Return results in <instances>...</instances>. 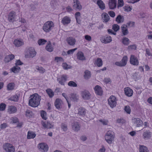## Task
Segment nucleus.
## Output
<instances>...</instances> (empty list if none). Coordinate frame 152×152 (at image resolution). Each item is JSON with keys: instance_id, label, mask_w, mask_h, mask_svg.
<instances>
[{"instance_id": "nucleus-29", "label": "nucleus", "mask_w": 152, "mask_h": 152, "mask_svg": "<svg viewBox=\"0 0 152 152\" xmlns=\"http://www.w3.org/2000/svg\"><path fill=\"white\" fill-rule=\"evenodd\" d=\"M139 152H149L147 147L143 145H140L139 148Z\"/></svg>"}, {"instance_id": "nucleus-35", "label": "nucleus", "mask_w": 152, "mask_h": 152, "mask_svg": "<svg viewBox=\"0 0 152 152\" xmlns=\"http://www.w3.org/2000/svg\"><path fill=\"white\" fill-rule=\"evenodd\" d=\"M20 69L19 67L18 66H15L11 68L10 69V71L15 73H17L20 72Z\"/></svg>"}, {"instance_id": "nucleus-14", "label": "nucleus", "mask_w": 152, "mask_h": 152, "mask_svg": "<svg viewBox=\"0 0 152 152\" xmlns=\"http://www.w3.org/2000/svg\"><path fill=\"white\" fill-rule=\"evenodd\" d=\"M125 95L129 97L132 96L133 93V90L129 87H126L124 88Z\"/></svg>"}, {"instance_id": "nucleus-44", "label": "nucleus", "mask_w": 152, "mask_h": 152, "mask_svg": "<svg viewBox=\"0 0 152 152\" xmlns=\"http://www.w3.org/2000/svg\"><path fill=\"white\" fill-rule=\"evenodd\" d=\"M40 115L43 119L46 120L47 118V113L44 110H42L40 112Z\"/></svg>"}, {"instance_id": "nucleus-10", "label": "nucleus", "mask_w": 152, "mask_h": 152, "mask_svg": "<svg viewBox=\"0 0 152 152\" xmlns=\"http://www.w3.org/2000/svg\"><path fill=\"white\" fill-rule=\"evenodd\" d=\"M152 136V133L149 130H146L142 134V138L145 140L150 139Z\"/></svg>"}, {"instance_id": "nucleus-13", "label": "nucleus", "mask_w": 152, "mask_h": 152, "mask_svg": "<svg viewBox=\"0 0 152 152\" xmlns=\"http://www.w3.org/2000/svg\"><path fill=\"white\" fill-rule=\"evenodd\" d=\"M130 62L131 64L134 65H137L139 63L137 58L133 55H131Z\"/></svg>"}, {"instance_id": "nucleus-8", "label": "nucleus", "mask_w": 152, "mask_h": 152, "mask_svg": "<svg viewBox=\"0 0 152 152\" xmlns=\"http://www.w3.org/2000/svg\"><path fill=\"white\" fill-rule=\"evenodd\" d=\"M37 147L39 150L42 152H47L49 149L48 145L44 143H41L39 144Z\"/></svg>"}, {"instance_id": "nucleus-21", "label": "nucleus", "mask_w": 152, "mask_h": 152, "mask_svg": "<svg viewBox=\"0 0 152 152\" xmlns=\"http://www.w3.org/2000/svg\"><path fill=\"white\" fill-rule=\"evenodd\" d=\"M73 6L74 8L80 10L82 9V6L78 0H73Z\"/></svg>"}, {"instance_id": "nucleus-20", "label": "nucleus", "mask_w": 152, "mask_h": 152, "mask_svg": "<svg viewBox=\"0 0 152 152\" xmlns=\"http://www.w3.org/2000/svg\"><path fill=\"white\" fill-rule=\"evenodd\" d=\"M94 90L95 93L101 96L103 94V91L101 88L99 86H95L94 88Z\"/></svg>"}, {"instance_id": "nucleus-62", "label": "nucleus", "mask_w": 152, "mask_h": 152, "mask_svg": "<svg viewBox=\"0 0 152 152\" xmlns=\"http://www.w3.org/2000/svg\"><path fill=\"white\" fill-rule=\"evenodd\" d=\"M99 122H101L104 125H107L108 123V121L107 120L101 119L99 120Z\"/></svg>"}, {"instance_id": "nucleus-15", "label": "nucleus", "mask_w": 152, "mask_h": 152, "mask_svg": "<svg viewBox=\"0 0 152 152\" xmlns=\"http://www.w3.org/2000/svg\"><path fill=\"white\" fill-rule=\"evenodd\" d=\"M81 95L82 98L85 99H88L90 98V94L87 90H84L81 92Z\"/></svg>"}, {"instance_id": "nucleus-25", "label": "nucleus", "mask_w": 152, "mask_h": 152, "mask_svg": "<svg viewBox=\"0 0 152 152\" xmlns=\"http://www.w3.org/2000/svg\"><path fill=\"white\" fill-rule=\"evenodd\" d=\"M77 58L80 60L83 61L85 60V57L83 53L81 51H79L77 54Z\"/></svg>"}, {"instance_id": "nucleus-50", "label": "nucleus", "mask_w": 152, "mask_h": 152, "mask_svg": "<svg viewBox=\"0 0 152 152\" xmlns=\"http://www.w3.org/2000/svg\"><path fill=\"white\" fill-rule=\"evenodd\" d=\"M46 42V40L43 39H40L38 41V44L40 45H44Z\"/></svg>"}, {"instance_id": "nucleus-16", "label": "nucleus", "mask_w": 152, "mask_h": 152, "mask_svg": "<svg viewBox=\"0 0 152 152\" xmlns=\"http://www.w3.org/2000/svg\"><path fill=\"white\" fill-rule=\"evenodd\" d=\"M67 76L66 75H63L58 78L57 80L59 83L62 85H64L67 80Z\"/></svg>"}, {"instance_id": "nucleus-60", "label": "nucleus", "mask_w": 152, "mask_h": 152, "mask_svg": "<svg viewBox=\"0 0 152 152\" xmlns=\"http://www.w3.org/2000/svg\"><path fill=\"white\" fill-rule=\"evenodd\" d=\"M132 78L135 80H137L140 78V76L137 73H135L132 76Z\"/></svg>"}, {"instance_id": "nucleus-30", "label": "nucleus", "mask_w": 152, "mask_h": 152, "mask_svg": "<svg viewBox=\"0 0 152 152\" xmlns=\"http://www.w3.org/2000/svg\"><path fill=\"white\" fill-rule=\"evenodd\" d=\"M34 70L35 71L39 72L41 73H43L45 72V69L42 67L36 66H35Z\"/></svg>"}, {"instance_id": "nucleus-36", "label": "nucleus", "mask_w": 152, "mask_h": 152, "mask_svg": "<svg viewBox=\"0 0 152 152\" xmlns=\"http://www.w3.org/2000/svg\"><path fill=\"white\" fill-rule=\"evenodd\" d=\"M122 42L123 44L125 45H128L130 42L129 39L127 38L124 37L122 39Z\"/></svg>"}, {"instance_id": "nucleus-7", "label": "nucleus", "mask_w": 152, "mask_h": 152, "mask_svg": "<svg viewBox=\"0 0 152 152\" xmlns=\"http://www.w3.org/2000/svg\"><path fill=\"white\" fill-rule=\"evenodd\" d=\"M13 44L15 47L19 48L23 45L24 43L23 39L17 38L13 40Z\"/></svg>"}, {"instance_id": "nucleus-51", "label": "nucleus", "mask_w": 152, "mask_h": 152, "mask_svg": "<svg viewBox=\"0 0 152 152\" xmlns=\"http://www.w3.org/2000/svg\"><path fill=\"white\" fill-rule=\"evenodd\" d=\"M62 67L65 69H68L71 68V66L70 65H68L66 63H64L62 64Z\"/></svg>"}, {"instance_id": "nucleus-5", "label": "nucleus", "mask_w": 152, "mask_h": 152, "mask_svg": "<svg viewBox=\"0 0 152 152\" xmlns=\"http://www.w3.org/2000/svg\"><path fill=\"white\" fill-rule=\"evenodd\" d=\"M5 152H15V148L13 145L10 143H5L3 146Z\"/></svg>"}, {"instance_id": "nucleus-54", "label": "nucleus", "mask_w": 152, "mask_h": 152, "mask_svg": "<svg viewBox=\"0 0 152 152\" xmlns=\"http://www.w3.org/2000/svg\"><path fill=\"white\" fill-rule=\"evenodd\" d=\"M6 105L5 104L2 103L0 104V111H3L4 110L6 107Z\"/></svg>"}, {"instance_id": "nucleus-55", "label": "nucleus", "mask_w": 152, "mask_h": 152, "mask_svg": "<svg viewBox=\"0 0 152 152\" xmlns=\"http://www.w3.org/2000/svg\"><path fill=\"white\" fill-rule=\"evenodd\" d=\"M124 110L126 113L130 114L131 112V109L130 107L129 106H126L125 107Z\"/></svg>"}, {"instance_id": "nucleus-43", "label": "nucleus", "mask_w": 152, "mask_h": 152, "mask_svg": "<svg viewBox=\"0 0 152 152\" xmlns=\"http://www.w3.org/2000/svg\"><path fill=\"white\" fill-rule=\"evenodd\" d=\"M116 20L118 23H122L124 21V17L120 15H119L116 18Z\"/></svg>"}, {"instance_id": "nucleus-31", "label": "nucleus", "mask_w": 152, "mask_h": 152, "mask_svg": "<svg viewBox=\"0 0 152 152\" xmlns=\"http://www.w3.org/2000/svg\"><path fill=\"white\" fill-rule=\"evenodd\" d=\"M75 18L78 24H80L81 23V16L79 12H77L75 13Z\"/></svg>"}, {"instance_id": "nucleus-17", "label": "nucleus", "mask_w": 152, "mask_h": 152, "mask_svg": "<svg viewBox=\"0 0 152 152\" xmlns=\"http://www.w3.org/2000/svg\"><path fill=\"white\" fill-rule=\"evenodd\" d=\"M101 42L104 43L110 42L112 41L111 37L110 36H106L102 37L100 39Z\"/></svg>"}, {"instance_id": "nucleus-64", "label": "nucleus", "mask_w": 152, "mask_h": 152, "mask_svg": "<svg viewBox=\"0 0 152 152\" xmlns=\"http://www.w3.org/2000/svg\"><path fill=\"white\" fill-rule=\"evenodd\" d=\"M124 5L123 0H118V7H122Z\"/></svg>"}, {"instance_id": "nucleus-3", "label": "nucleus", "mask_w": 152, "mask_h": 152, "mask_svg": "<svg viewBox=\"0 0 152 152\" xmlns=\"http://www.w3.org/2000/svg\"><path fill=\"white\" fill-rule=\"evenodd\" d=\"M37 54L34 48L33 47L29 48L26 51L25 56L28 58H33L35 57Z\"/></svg>"}, {"instance_id": "nucleus-4", "label": "nucleus", "mask_w": 152, "mask_h": 152, "mask_svg": "<svg viewBox=\"0 0 152 152\" xmlns=\"http://www.w3.org/2000/svg\"><path fill=\"white\" fill-rule=\"evenodd\" d=\"M114 138V132L110 130L107 131L105 136V139L109 143H112Z\"/></svg>"}, {"instance_id": "nucleus-61", "label": "nucleus", "mask_w": 152, "mask_h": 152, "mask_svg": "<svg viewBox=\"0 0 152 152\" xmlns=\"http://www.w3.org/2000/svg\"><path fill=\"white\" fill-rule=\"evenodd\" d=\"M77 49V48L69 50H68L67 52V54L68 55H72V54Z\"/></svg>"}, {"instance_id": "nucleus-53", "label": "nucleus", "mask_w": 152, "mask_h": 152, "mask_svg": "<svg viewBox=\"0 0 152 152\" xmlns=\"http://www.w3.org/2000/svg\"><path fill=\"white\" fill-rule=\"evenodd\" d=\"M124 10L126 12H130L132 10V7L128 5L125 6L124 7Z\"/></svg>"}, {"instance_id": "nucleus-26", "label": "nucleus", "mask_w": 152, "mask_h": 152, "mask_svg": "<svg viewBox=\"0 0 152 152\" xmlns=\"http://www.w3.org/2000/svg\"><path fill=\"white\" fill-rule=\"evenodd\" d=\"M102 61L100 58H97L94 62V64L96 65L99 67L101 66L102 65Z\"/></svg>"}, {"instance_id": "nucleus-48", "label": "nucleus", "mask_w": 152, "mask_h": 152, "mask_svg": "<svg viewBox=\"0 0 152 152\" xmlns=\"http://www.w3.org/2000/svg\"><path fill=\"white\" fill-rule=\"evenodd\" d=\"M33 115V113L31 111L29 110H26V115L27 117H31Z\"/></svg>"}, {"instance_id": "nucleus-37", "label": "nucleus", "mask_w": 152, "mask_h": 152, "mask_svg": "<svg viewBox=\"0 0 152 152\" xmlns=\"http://www.w3.org/2000/svg\"><path fill=\"white\" fill-rule=\"evenodd\" d=\"M78 99V96L76 94H72L71 95L70 99L74 102L77 101Z\"/></svg>"}, {"instance_id": "nucleus-32", "label": "nucleus", "mask_w": 152, "mask_h": 152, "mask_svg": "<svg viewBox=\"0 0 152 152\" xmlns=\"http://www.w3.org/2000/svg\"><path fill=\"white\" fill-rule=\"evenodd\" d=\"M121 29L123 34L124 35H126L128 34V31L127 28V26L125 25H122Z\"/></svg>"}, {"instance_id": "nucleus-9", "label": "nucleus", "mask_w": 152, "mask_h": 152, "mask_svg": "<svg viewBox=\"0 0 152 152\" xmlns=\"http://www.w3.org/2000/svg\"><path fill=\"white\" fill-rule=\"evenodd\" d=\"M8 19L10 22H13L18 20V16L15 15V12H11L8 15Z\"/></svg>"}, {"instance_id": "nucleus-39", "label": "nucleus", "mask_w": 152, "mask_h": 152, "mask_svg": "<svg viewBox=\"0 0 152 152\" xmlns=\"http://www.w3.org/2000/svg\"><path fill=\"white\" fill-rule=\"evenodd\" d=\"M46 49L49 52H51L53 50V48L52 47L50 42H49L48 43V44L46 47Z\"/></svg>"}, {"instance_id": "nucleus-38", "label": "nucleus", "mask_w": 152, "mask_h": 152, "mask_svg": "<svg viewBox=\"0 0 152 152\" xmlns=\"http://www.w3.org/2000/svg\"><path fill=\"white\" fill-rule=\"evenodd\" d=\"M46 92L50 97L51 98L53 96L54 92L51 89H47L46 90Z\"/></svg>"}, {"instance_id": "nucleus-11", "label": "nucleus", "mask_w": 152, "mask_h": 152, "mask_svg": "<svg viewBox=\"0 0 152 152\" xmlns=\"http://www.w3.org/2000/svg\"><path fill=\"white\" fill-rule=\"evenodd\" d=\"M132 122L134 124L136 125L137 127L141 126L143 124L142 121L139 118H133L132 119Z\"/></svg>"}, {"instance_id": "nucleus-22", "label": "nucleus", "mask_w": 152, "mask_h": 152, "mask_svg": "<svg viewBox=\"0 0 152 152\" xmlns=\"http://www.w3.org/2000/svg\"><path fill=\"white\" fill-rule=\"evenodd\" d=\"M66 41L69 45L72 46L74 45L76 42L75 39L72 37H69L67 38Z\"/></svg>"}, {"instance_id": "nucleus-12", "label": "nucleus", "mask_w": 152, "mask_h": 152, "mask_svg": "<svg viewBox=\"0 0 152 152\" xmlns=\"http://www.w3.org/2000/svg\"><path fill=\"white\" fill-rule=\"evenodd\" d=\"M42 124L43 127L46 128L52 129L53 128L54 126V123L52 122H42Z\"/></svg>"}, {"instance_id": "nucleus-59", "label": "nucleus", "mask_w": 152, "mask_h": 152, "mask_svg": "<svg viewBox=\"0 0 152 152\" xmlns=\"http://www.w3.org/2000/svg\"><path fill=\"white\" fill-rule=\"evenodd\" d=\"M55 61L57 63L63 61V59L61 57H56L55 58Z\"/></svg>"}, {"instance_id": "nucleus-34", "label": "nucleus", "mask_w": 152, "mask_h": 152, "mask_svg": "<svg viewBox=\"0 0 152 152\" xmlns=\"http://www.w3.org/2000/svg\"><path fill=\"white\" fill-rule=\"evenodd\" d=\"M102 16L104 21L105 22H107L109 20V17L106 13H103L102 15Z\"/></svg>"}, {"instance_id": "nucleus-56", "label": "nucleus", "mask_w": 152, "mask_h": 152, "mask_svg": "<svg viewBox=\"0 0 152 152\" xmlns=\"http://www.w3.org/2000/svg\"><path fill=\"white\" fill-rule=\"evenodd\" d=\"M146 37L149 39L152 40V31H148Z\"/></svg>"}, {"instance_id": "nucleus-6", "label": "nucleus", "mask_w": 152, "mask_h": 152, "mask_svg": "<svg viewBox=\"0 0 152 152\" xmlns=\"http://www.w3.org/2000/svg\"><path fill=\"white\" fill-rule=\"evenodd\" d=\"M108 103L110 107L113 108L115 107L117 104V99L114 96H111L108 100Z\"/></svg>"}, {"instance_id": "nucleus-49", "label": "nucleus", "mask_w": 152, "mask_h": 152, "mask_svg": "<svg viewBox=\"0 0 152 152\" xmlns=\"http://www.w3.org/2000/svg\"><path fill=\"white\" fill-rule=\"evenodd\" d=\"M68 85L71 87H75L77 86V83L74 81H70L68 83Z\"/></svg>"}, {"instance_id": "nucleus-41", "label": "nucleus", "mask_w": 152, "mask_h": 152, "mask_svg": "<svg viewBox=\"0 0 152 152\" xmlns=\"http://www.w3.org/2000/svg\"><path fill=\"white\" fill-rule=\"evenodd\" d=\"M128 61V57L126 56H124L121 61L122 62V65H123L124 66H125L126 64Z\"/></svg>"}, {"instance_id": "nucleus-63", "label": "nucleus", "mask_w": 152, "mask_h": 152, "mask_svg": "<svg viewBox=\"0 0 152 152\" xmlns=\"http://www.w3.org/2000/svg\"><path fill=\"white\" fill-rule=\"evenodd\" d=\"M113 29L115 31H117L119 29V27L117 24H114L113 26Z\"/></svg>"}, {"instance_id": "nucleus-19", "label": "nucleus", "mask_w": 152, "mask_h": 152, "mask_svg": "<svg viewBox=\"0 0 152 152\" xmlns=\"http://www.w3.org/2000/svg\"><path fill=\"white\" fill-rule=\"evenodd\" d=\"M71 21V18L67 16L64 17L61 21V23L64 25L69 24Z\"/></svg>"}, {"instance_id": "nucleus-47", "label": "nucleus", "mask_w": 152, "mask_h": 152, "mask_svg": "<svg viewBox=\"0 0 152 152\" xmlns=\"http://www.w3.org/2000/svg\"><path fill=\"white\" fill-rule=\"evenodd\" d=\"M7 88L8 90H13L15 89V85L13 83H10L8 84Z\"/></svg>"}, {"instance_id": "nucleus-18", "label": "nucleus", "mask_w": 152, "mask_h": 152, "mask_svg": "<svg viewBox=\"0 0 152 152\" xmlns=\"http://www.w3.org/2000/svg\"><path fill=\"white\" fill-rule=\"evenodd\" d=\"M63 102L61 99H57L55 102V105L57 109L61 108Z\"/></svg>"}, {"instance_id": "nucleus-52", "label": "nucleus", "mask_w": 152, "mask_h": 152, "mask_svg": "<svg viewBox=\"0 0 152 152\" xmlns=\"http://www.w3.org/2000/svg\"><path fill=\"white\" fill-rule=\"evenodd\" d=\"M85 109L81 107L78 109V114L81 115H84L85 112Z\"/></svg>"}, {"instance_id": "nucleus-23", "label": "nucleus", "mask_w": 152, "mask_h": 152, "mask_svg": "<svg viewBox=\"0 0 152 152\" xmlns=\"http://www.w3.org/2000/svg\"><path fill=\"white\" fill-rule=\"evenodd\" d=\"M17 111V108L14 106L11 105L8 107V112L10 114L14 113Z\"/></svg>"}, {"instance_id": "nucleus-27", "label": "nucleus", "mask_w": 152, "mask_h": 152, "mask_svg": "<svg viewBox=\"0 0 152 152\" xmlns=\"http://www.w3.org/2000/svg\"><path fill=\"white\" fill-rule=\"evenodd\" d=\"M97 4L99 8L102 10H104L105 8V5L103 1L101 0H98L97 1Z\"/></svg>"}, {"instance_id": "nucleus-24", "label": "nucleus", "mask_w": 152, "mask_h": 152, "mask_svg": "<svg viewBox=\"0 0 152 152\" xmlns=\"http://www.w3.org/2000/svg\"><path fill=\"white\" fill-rule=\"evenodd\" d=\"M116 5L115 0H109V6L110 9H113L115 8Z\"/></svg>"}, {"instance_id": "nucleus-45", "label": "nucleus", "mask_w": 152, "mask_h": 152, "mask_svg": "<svg viewBox=\"0 0 152 152\" xmlns=\"http://www.w3.org/2000/svg\"><path fill=\"white\" fill-rule=\"evenodd\" d=\"M9 99L14 102H17L18 100V96L17 95H15L11 96Z\"/></svg>"}, {"instance_id": "nucleus-2", "label": "nucleus", "mask_w": 152, "mask_h": 152, "mask_svg": "<svg viewBox=\"0 0 152 152\" xmlns=\"http://www.w3.org/2000/svg\"><path fill=\"white\" fill-rule=\"evenodd\" d=\"M54 27L53 23L50 21L46 22L44 24L42 29L45 32H49Z\"/></svg>"}, {"instance_id": "nucleus-58", "label": "nucleus", "mask_w": 152, "mask_h": 152, "mask_svg": "<svg viewBox=\"0 0 152 152\" xmlns=\"http://www.w3.org/2000/svg\"><path fill=\"white\" fill-rule=\"evenodd\" d=\"M136 48V46L135 45H130L128 47V49L129 50H135Z\"/></svg>"}, {"instance_id": "nucleus-42", "label": "nucleus", "mask_w": 152, "mask_h": 152, "mask_svg": "<svg viewBox=\"0 0 152 152\" xmlns=\"http://www.w3.org/2000/svg\"><path fill=\"white\" fill-rule=\"evenodd\" d=\"M128 61V57L126 56H124L121 61L122 62V65H123L124 66H125L126 64Z\"/></svg>"}, {"instance_id": "nucleus-33", "label": "nucleus", "mask_w": 152, "mask_h": 152, "mask_svg": "<svg viewBox=\"0 0 152 152\" xmlns=\"http://www.w3.org/2000/svg\"><path fill=\"white\" fill-rule=\"evenodd\" d=\"M36 134L33 132L29 131L28 133L27 138L28 139H33L36 136Z\"/></svg>"}, {"instance_id": "nucleus-46", "label": "nucleus", "mask_w": 152, "mask_h": 152, "mask_svg": "<svg viewBox=\"0 0 152 152\" xmlns=\"http://www.w3.org/2000/svg\"><path fill=\"white\" fill-rule=\"evenodd\" d=\"M85 74L84 75V77L86 79L89 78L91 76L90 72L88 70H86L85 72Z\"/></svg>"}, {"instance_id": "nucleus-28", "label": "nucleus", "mask_w": 152, "mask_h": 152, "mask_svg": "<svg viewBox=\"0 0 152 152\" xmlns=\"http://www.w3.org/2000/svg\"><path fill=\"white\" fill-rule=\"evenodd\" d=\"M14 55L13 54H10L7 56L4 59V61L6 62H8L14 58Z\"/></svg>"}, {"instance_id": "nucleus-40", "label": "nucleus", "mask_w": 152, "mask_h": 152, "mask_svg": "<svg viewBox=\"0 0 152 152\" xmlns=\"http://www.w3.org/2000/svg\"><path fill=\"white\" fill-rule=\"evenodd\" d=\"M72 129L75 131H78L80 129V126L78 123L76 122L72 125Z\"/></svg>"}, {"instance_id": "nucleus-57", "label": "nucleus", "mask_w": 152, "mask_h": 152, "mask_svg": "<svg viewBox=\"0 0 152 152\" xmlns=\"http://www.w3.org/2000/svg\"><path fill=\"white\" fill-rule=\"evenodd\" d=\"M84 37L85 39L88 42L91 41L92 40L91 37L89 35H85L84 36Z\"/></svg>"}, {"instance_id": "nucleus-1", "label": "nucleus", "mask_w": 152, "mask_h": 152, "mask_svg": "<svg viewBox=\"0 0 152 152\" xmlns=\"http://www.w3.org/2000/svg\"><path fill=\"white\" fill-rule=\"evenodd\" d=\"M29 101V105L33 107H36L40 104V96L37 94H34L30 96Z\"/></svg>"}]
</instances>
